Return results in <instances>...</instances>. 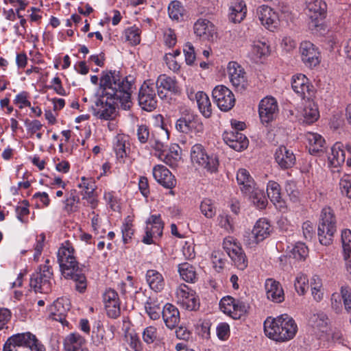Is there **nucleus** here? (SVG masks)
<instances>
[{
	"label": "nucleus",
	"instance_id": "nucleus-1",
	"mask_svg": "<svg viewBox=\"0 0 351 351\" xmlns=\"http://www.w3.org/2000/svg\"><path fill=\"white\" fill-rule=\"evenodd\" d=\"M101 93L92 106L94 116L103 120L113 118L116 108L128 110L132 105L131 96L134 87L132 75L123 77L118 71H102L99 82Z\"/></svg>",
	"mask_w": 351,
	"mask_h": 351
},
{
	"label": "nucleus",
	"instance_id": "nucleus-2",
	"mask_svg": "<svg viewBox=\"0 0 351 351\" xmlns=\"http://www.w3.org/2000/svg\"><path fill=\"white\" fill-rule=\"evenodd\" d=\"M75 252L71 243L66 241L58 250L57 261L63 277L66 280H73L75 284V290L82 293L87 288L85 267L77 261Z\"/></svg>",
	"mask_w": 351,
	"mask_h": 351
},
{
	"label": "nucleus",
	"instance_id": "nucleus-3",
	"mask_svg": "<svg viewBox=\"0 0 351 351\" xmlns=\"http://www.w3.org/2000/svg\"><path fill=\"white\" fill-rule=\"evenodd\" d=\"M298 331L295 320L287 314L275 318L267 317L264 322V332L267 337L276 341L292 339Z\"/></svg>",
	"mask_w": 351,
	"mask_h": 351
},
{
	"label": "nucleus",
	"instance_id": "nucleus-4",
	"mask_svg": "<svg viewBox=\"0 0 351 351\" xmlns=\"http://www.w3.org/2000/svg\"><path fill=\"white\" fill-rule=\"evenodd\" d=\"M3 351H45V347L32 333H18L9 337Z\"/></svg>",
	"mask_w": 351,
	"mask_h": 351
},
{
	"label": "nucleus",
	"instance_id": "nucleus-5",
	"mask_svg": "<svg viewBox=\"0 0 351 351\" xmlns=\"http://www.w3.org/2000/svg\"><path fill=\"white\" fill-rule=\"evenodd\" d=\"M337 232V219L333 210L330 207L324 208L320 213L317 235L319 243L325 246L332 243Z\"/></svg>",
	"mask_w": 351,
	"mask_h": 351
},
{
	"label": "nucleus",
	"instance_id": "nucleus-6",
	"mask_svg": "<svg viewBox=\"0 0 351 351\" xmlns=\"http://www.w3.org/2000/svg\"><path fill=\"white\" fill-rule=\"evenodd\" d=\"M191 159L193 164L208 173H215L218 171L219 165L218 157L214 154H208L201 144H195L191 147Z\"/></svg>",
	"mask_w": 351,
	"mask_h": 351
},
{
	"label": "nucleus",
	"instance_id": "nucleus-7",
	"mask_svg": "<svg viewBox=\"0 0 351 351\" xmlns=\"http://www.w3.org/2000/svg\"><path fill=\"white\" fill-rule=\"evenodd\" d=\"M49 263V260L47 259L45 263L40 267L39 271L31 276L29 285L36 292L48 293L51 290L53 271Z\"/></svg>",
	"mask_w": 351,
	"mask_h": 351
},
{
	"label": "nucleus",
	"instance_id": "nucleus-8",
	"mask_svg": "<svg viewBox=\"0 0 351 351\" xmlns=\"http://www.w3.org/2000/svg\"><path fill=\"white\" fill-rule=\"evenodd\" d=\"M223 248L239 269L244 270L247 267L246 255L233 238H226L223 242Z\"/></svg>",
	"mask_w": 351,
	"mask_h": 351
},
{
	"label": "nucleus",
	"instance_id": "nucleus-9",
	"mask_svg": "<svg viewBox=\"0 0 351 351\" xmlns=\"http://www.w3.org/2000/svg\"><path fill=\"white\" fill-rule=\"evenodd\" d=\"M230 81L237 92H245L248 86L247 74L244 69L237 62H230L227 66Z\"/></svg>",
	"mask_w": 351,
	"mask_h": 351
},
{
	"label": "nucleus",
	"instance_id": "nucleus-10",
	"mask_svg": "<svg viewBox=\"0 0 351 351\" xmlns=\"http://www.w3.org/2000/svg\"><path fill=\"white\" fill-rule=\"evenodd\" d=\"M156 86L154 84L145 82L138 91V104L145 111L152 112L157 107Z\"/></svg>",
	"mask_w": 351,
	"mask_h": 351
},
{
	"label": "nucleus",
	"instance_id": "nucleus-11",
	"mask_svg": "<svg viewBox=\"0 0 351 351\" xmlns=\"http://www.w3.org/2000/svg\"><path fill=\"white\" fill-rule=\"evenodd\" d=\"M212 95L218 108L224 112L231 110L235 104L233 93L226 86L219 85L213 90Z\"/></svg>",
	"mask_w": 351,
	"mask_h": 351
},
{
	"label": "nucleus",
	"instance_id": "nucleus-12",
	"mask_svg": "<svg viewBox=\"0 0 351 351\" xmlns=\"http://www.w3.org/2000/svg\"><path fill=\"white\" fill-rule=\"evenodd\" d=\"M147 227L145 229V235L142 241L147 245L154 243L153 237H160L162 235L164 223L161 219V216L158 215H152L146 221Z\"/></svg>",
	"mask_w": 351,
	"mask_h": 351
},
{
	"label": "nucleus",
	"instance_id": "nucleus-13",
	"mask_svg": "<svg viewBox=\"0 0 351 351\" xmlns=\"http://www.w3.org/2000/svg\"><path fill=\"white\" fill-rule=\"evenodd\" d=\"M291 87L302 99L309 100L313 96V86L304 74L298 73L292 77Z\"/></svg>",
	"mask_w": 351,
	"mask_h": 351
},
{
	"label": "nucleus",
	"instance_id": "nucleus-14",
	"mask_svg": "<svg viewBox=\"0 0 351 351\" xmlns=\"http://www.w3.org/2000/svg\"><path fill=\"white\" fill-rule=\"evenodd\" d=\"M278 112V103L273 97H267L263 99L258 108L260 119L263 123H268L273 121Z\"/></svg>",
	"mask_w": 351,
	"mask_h": 351
},
{
	"label": "nucleus",
	"instance_id": "nucleus-15",
	"mask_svg": "<svg viewBox=\"0 0 351 351\" xmlns=\"http://www.w3.org/2000/svg\"><path fill=\"white\" fill-rule=\"evenodd\" d=\"M271 231V225L266 219H258L252 231V235L253 239H244L245 244L251 246L252 245H256L259 242L263 241L264 239L267 238Z\"/></svg>",
	"mask_w": 351,
	"mask_h": 351
},
{
	"label": "nucleus",
	"instance_id": "nucleus-16",
	"mask_svg": "<svg viewBox=\"0 0 351 351\" xmlns=\"http://www.w3.org/2000/svg\"><path fill=\"white\" fill-rule=\"evenodd\" d=\"M257 16L261 24L273 32L278 25L279 20L276 12L267 5H262L257 9Z\"/></svg>",
	"mask_w": 351,
	"mask_h": 351
},
{
	"label": "nucleus",
	"instance_id": "nucleus-17",
	"mask_svg": "<svg viewBox=\"0 0 351 351\" xmlns=\"http://www.w3.org/2000/svg\"><path fill=\"white\" fill-rule=\"evenodd\" d=\"M223 138L230 147L237 152L246 149L249 144L247 137L239 131L226 132L223 134Z\"/></svg>",
	"mask_w": 351,
	"mask_h": 351
},
{
	"label": "nucleus",
	"instance_id": "nucleus-18",
	"mask_svg": "<svg viewBox=\"0 0 351 351\" xmlns=\"http://www.w3.org/2000/svg\"><path fill=\"white\" fill-rule=\"evenodd\" d=\"M153 176L155 180L165 188L171 189L176 185L174 176L162 165H158L154 167Z\"/></svg>",
	"mask_w": 351,
	"mask_h": 351
},
{
	"label": "nucleus",
	"instance_id": "nucleus-19",
	"mask_svg": "<svg viewBox=\"0 0 351 351\" xmlns=\"http://www.w3.org/2000/svg\"><path fill=\"white\" fill-rule=\"evenodd\" d=\"M305 10L312 21H318L326 17L327 4L324 0H309L306 2Z\"/></svg>",
	"mask_w": 351,
	"mask_h": 351
},
{
	"label": "nucleus",
	"instance_id": "nucleus-20",
	"mask_svg": "<svg viewBox=\"0 0 351 351\" xmlns=\"http://www.w3.org/2000/svg\"><path fill=\"white\" fill-rule=\"evenodd\" d=\"M194 33L203 42L213 41L215 34L213 23L206 19H199L193 25Z\"/></svg>",
	"mask_w": 351,
	"mask_h": 351
},
{
	"label": "nucleus",
	"instance_id": "nucleus-21",
	"mask_svg": "<svg viewBox=\"0 0 351 351\" xmlns=\"http://www.w3.org/2000/svg\"><path fill=\"white\" fill-rule=\"evenodd\" d=\"M65 300L63 298H58L51 305L49 317L57 322H60L63 326H68L69 322L66 320L69 304H64Z\"/></svg>",
	"mask_w": 351,
	"mask_h": 351
},
{
	"label": "nucleus",
	"instance_id": "nucleus-22",
	"mask_svg": "<svg viewBox=\"0 0 351 351\" xmlns=\"http://www.w3.org/2000/svg\"><path fill=\"white\" fill-rule=\"evenodd\" d=\"M155 86L158 89V95L160 98L166 97V95L164 94L163 90H160V88L173 94H178L180 92V88L176 78L167 76L165 74L158 76Z\"/></svg>",
	"mask_w": 351,
	"mask_h": 351
},
{
	"label": "nucleus",
	"instance_id": "nucleus-23",
	"mask_svg": "<svg viewBox=\"0 0 351 351\" xmlns=\"http://www.w3.org/2000/svg\"><path fill=\"white\" fill-rule=\"evenodd\" d=\"M199 125H202L198 116L193 112L186 111L177 121L176 127L178 130L187 133L196 129Z\"/></svg>",
	"mask_w": 351,
	"mask_h": 351
},
{
	"label": "nucleus",
	"instance_id": "nucleus-24",
	"mask_svg": "<svg viewBox=\"0 0 351 351\" xmlns=\"http://www.w3.org/2000/svg\"><path fill=\"white\" fill-rule=\"evenodd\" d=\"M275 160L282 169L291 168L295 164V156L293 152L285 146H280L275 152Z\"/></svg>",
	"mask_w": 351,
	"mask_h": 351
},
{
	"label": "nucleus",
	"instance_id": "nucleus-25",
	"mask_svg": "<svg viewBox=\"0 0 351 351\" xmlns=\"http://www.w3.org/2000/svg\"><path fill=\"white\" fill-rule=\"evenodd\" d=\"M265 287L267 298L274 302L280 303L285 300L284 291L280 283L273 278L265 281Z\"/></svg>",
	"mask_w": 351,
	"mask_h": 351
},
{
	"label": "nucleus",
	"instance_id": "nucleus-26",
	"mask_svg": "<svg viewBox=\"0 0 351 351\" xmlns=\"http://www.w3.org/2000/svg\"><path fill=\"white\" fill-rule=\"evenodd\" d=\"M162 319L167 328H174L180 322V312L173 304H166L162 311Z\"/></svg>",
	"mask_w": 351,
	"mask_h": 351
},
{
	"label": "nucleus",
	"instance_id": "nucleus-27",
	"mask_svg": "<svg viewBox=\"0 0 351 351\" xmlns=\"http://www.w3.org/2000/svg\"><path fill=\"white\" fill-rule=\"evenodd\" d=\"M302 60L306 66L312 68L320 62V52L316 45H306L302 49Z\"/></svg>",
	"mask_w": 351,
	"mask_h": 351
},
{
	"label": "nucleus",
	"instance_id": "nucleus-28",
	"mask_svg": "<svg viewBox=\"0 0 351 351\" xmlns=\"http://www.w3.org/2000/svg\"><path fill=\"white\" fill-rule=\"evenodd\" d=\"M331 153L328 156L330 165L335 168L339 167L346 160V150L343 145L340 142L335 143L330 148Z\"/></svg>",
	"mask_w": 351,
	"mask_h": 351
},
{
	"label": "nucleus",
	"instance_id": "nucleus-29",
	"mask_svg": "<svg viewBox=\"0 0 351 351\" xmlns=\"http://www.w3.org/2000/svg\"><path fill=\"white\" fill-rule=\"evenodd\" d=\"M305 138L308 142V151L311 154H317L324 151L326 141L320 134L307 132L305 134Z\"/></svg>",
	"mask_w": 351,
	"mask_h": 351
},
{
	"label": "nucleus",
	"instance_id": "nucleus-30",
	"mask_svg": "<svg viewBox=\"0 0 351 351\" xmlns=\"http://www.w3.org/2000/svg\"><path fill=\"white\" fill-rule=\"evenodd\" d=\"M243 194L249 198L250 202L258 209H264L267 205V198L263 189L255 187V185L250 189L249 192Z\"/></svg>",
	"mask_w": 351,
	"mask_h": 351
},
{
	"label": "nucleus",
	"instance_id": "nucleus-31",
	"mask_svg": "<svg viewBox=\"0 0 351 351\" xmlns=\"http://www.w3.org/2000/svg\"><path fill=\"white\" fill-rule=\"evenodd\" d=\"M146 280L151 289L155 292H160L165 287V280L162 275L155 269H149L146 273Z\"/></svg>",
	"mask_w": 351,
	"mask_h": 351
},
{
	"label": "nucleus",
	"instance_id": "nucleus-32",
	"mask_svg": "<svg viewBox=\"0 0 351 351\" xmlns=\"http://www.w3.org/2000/svg\"><path fill=\"white\" fill-rule=\"evenodd\" d=\"M178 149H180L178 145H172L169 149L166 150V152L158 154V158L165 164L173 168L177 166L178 162L180 159Z\"/></svg>",
	"mask_w": 351,
	"mask_h": 351
},
{
	"label": "nucleus",
	"instance_id": "nucleus-33",
	"mask_svg": "<svg viewBox=\"0 0 351 351\" xmlns=\"http://www.w3.org/2000/svg\"><path fill=\"white\" fill-rule=\"evenodd\" d=\"M247 8L243 1L235 2L230 8L229 20L234 23H241L245 17Z\"/></svg>",
	"mask_w": 351,
	"mask_h": 351
},
{
	"label": "nucleus",
	"instance_id": "nucleus-34",
	"mask_svg": "<svg viewBox=\"0 0 351 351\" xmlns=\"http://www.w3.org/2000/svg\"><path fill=\"white\" fill-rule=\"evenodd\" d=\"M85 342V339L79 333H71L64 340V348L66 351H79Z\"/></svg>",
	"mask_w": 351,
	"mask_h": 351
},
{
	"label": "nucleus",
	"instance_id": "nucleus-35",
	"mask_svg": "<svg viewBox=\"0 0 351 351\" xmlns=\"http://www.w3.org/2000/svg\"><path fill=\"white\" fill-rule=\"evenodd\" d=\"M267 197L276 206L278 204L280 207L284 206L285 202L282 201L281 197V188L278 182L271 180L267 183Z\"/></svg>",
	"mask_w": 351,
	"mask_h": 351
},
{
	"label": "nucleus",
	"instance_id": "nucleus-36",
	"mask_svg": "<svg viewBox=\"0 0 351 351\" xmlns=\"http://www.w3.org/2000/svg\"><path fill=\"white\" fill-rule=\"evenodd\" d=\"M195 99L200 112L206 118H209L212 114V108L208 96L203 91H198L195 95Z\"/></svg>",
	"mask_w": 351,
	"mask_h": 351
},
{
	"label": "nucleus",
	"instance_id": "nucleus-37",
	"mask_svg": "<svg viewBox=\"0 0 351 351\" xmlns=\"http://www.w3.org/2000/svg\"><path fill=\"white\" fill-rule=\"evenodd\" d=\"M178 272L182 280L187 282L194 283L197 280L195 267L189 263H182L178 265Z\"/></svg>",
	"mask_w": 351,
	"mask_h": 351
},
{
	"label": "nucleus",
	"instance_id": "nucleus-38",
	"mask_svg": "<svg viewBox=\"0 0 351 351\" xmlns=\"http://www.w3.org/2000/svg\"><path fill=\"white\" fill-rule=\"evenodd\" d=\"M237 180L243 193L249 192L250 189L255 185L254 181L250 175V173L245 169H240L238 171Z\"/></svg>",
	"mask_w": 351,
	"mask_h": 351
},
{
	"label": "nucleus",
	"instance_id": "nucleus-39",
	"mask_svg": "<svg viewBox=\"0 0 351 351\" xmlns=\"http://www.w3.org/2000/svg\"><path fill=\"white\" fill-rule=\"evenodd\" d=\"M145 309L149 317L153 320L159 319L162 311L157 299L152 297H149L145 302Z\"/></svg>",
	"mask_w": 351,
	"mask_h": 351
},
{
	"label": "nucleus",
	"instance_id": "nucleus-40",
	"mask_svg": "<svg viewBox=\"0 0 351 351\" xmlns=\"http://www.w3.org/2000/svg\"><path fill=\"white\" fill-rule=\"evenodd\" d=\"M341 242L347 268L351 269V231L350 230H344L341 232Z\"/></svg>",
	"mask_w": 351,
	"mask_h": 351
},
{
	"label": "nucleus",
	"instance_id": "nucleus-41",
	"mask_svg": "<svg viewBox=\"0 0 351 351\" xmlns=\"http://www.w3.org/2000/svg\"><path fill=\"white\" fill-rule=\"evenodd\" d=\"M341 242L347 268L351 269V231L350 230H344L341 232Z\"/></svg>",
	"mask_w": 351,
	"mask_h": 351
},
{
	"label": "nucleus",
	"instance_id": "nucleus-42",
	"mask_svg": "<svg viewBox=\"0 0 351 351\" xmlns=\"http://www.w3.org/2000/svg\"><path fill=\"white\" fill-rule=\"evenodd\" d=\"M184 9L179 1H172L168 6L169 18L176 22H180L184 18Z\"/></svg>",
	"mask_w": 351,
	"mask_h": 351
},
{
	"label": "nucleus",
	"instance_id": "nucleus-43",
	"mask_svg": "<svg viewBox=\"0 0 351 351\" xmlns=\"http://www.w3.org/2000/svg\"><path fill=\"white\" fill-rule=\"evenodd\" d=\"M329 322L328 315L324 312H319L312 315L310 317V323L313 328L324 332L326 330Z\"/></svg>",
	"mask_w": 351,
	"mask_h": 351
},
{
	"label": "nucleus",
	"instance_id": "nucleus-44",
	"mask_svg": "<svg viewBox=\"0 0 351 351\" xmlns=\"http://www.w3.org/2000/svg\"><path fill=\"white\" fill-rule=\"evenodd\" d=\"M80 202V197L77 194L76 190H71L66 195L64 202V210L67 213L76 212L78 210L77 204Z\"/></svg>",
	"mask_w": 351,
	"mask_h": 351
},
{
	"label": "nucleus",
	"instance_id": "nucleus-45",
	"mask_svg": "<svg viewBox=\"0 0 351 351\" xmlns=\"http://www.w3.org/2000/svg\"><path fill=\"white\" fill-rule=\"evenodd\" d=\"M269 45H252V49L249 53L250 58L255 62L261 60L270 53Z\"/></svg>",
	"mask_w": 351,
	"mask_h": 351
},
{
	"label": "nucleus",
	"instance_id": "nucleus-46",
	"mask_svg": "<svg viewBox=\"0 0 351 351\" xmlns=\"http://www.w3.org/2000/svg\"><path fill=\"white\" fill-rule=\"evenodd\" d=\"M308 249L305 243H296L289 252V256L298 261H304L308 256Z\"/></svg>",
	"mask_w": 351,
	"mask_h": 351
},
{
	"label": "nucleus",
	"instance_id": "nucleus-47",
	"mask_svg": "<svg viewBox=\"0 0 351 351\" xmlns=\"http://www.w3.org/2000/svg\"><path fill=\"white\" fill-rule=\"evenodd\" d=\"M199 209L202 215L207 219H212L217 213L214 202L209 198H204L200 204Z\"/></svg>",
	"mask_w": 351,
	"mask_h": 351
},
{
	"label": "nucleus",
	"instance_id": "nucleus-48",
	"mask_svg": "<svg viewBox=\"0 0 351 351\" xmlns=\"http://www.w3.org/2000/svg\"><path fill=\"white\" fill-rule=\"evenodd\" d=\"M303 122L311 124L316 121L319 117V113L315 104L310 103L306 106L303 110Z\"/></svg>",
	"mask_w": 351,
	"mask_h": 351
},
{
	"label": "nucleus",
	"instance_id": "nucleus-49",
	"mask_svg": "<svg viewBox=\"0 0 351 351\" xmlns=\"http://www.w3.org/2000/svg\"><path fill=\"white\" fill-rule=\"evenodd\" d=\"M113 147L118 159L126 158L130 150L129 147H126V141L122 136H117Z\"/></svg>",
	"mask_w": 351,
	"mask_h": 351
},
{
	"label": "nucleus",
	"instance_id": "nucleus-50",
	"mask_svg": "<svg viewBox=\"0 0 351 351\" xmlns=\"http://www.w3.org/2000/svg\"><path fill=\"white\" fill-rule=\"evenodd\" d=\"M339 188L342 195L351 199V176L349 174L343 175L339 183Z\"/></svg>",
	"mask_w": 351,
	"mask_h": 351
},
{
	"label": "nucleus",
	"instance_id": "nucleus-51",
	"mask_svg": "<svg viewBox=\"0 0 351 351\" xmlns=\"http://www.w3.org/2000/svg\"><path fill=\"white\" fill-rule=\"evenodd\" d=\"M294 286L295 291L299 295H304L308 288V279L307 276L303 274H298L295 278Z\"/></svg>",
	"mask_w": 351,
	"mask_h": 351
},
{
	"label": "nucleus",
	"instance_id": "nucleus-52",
	"mask_svg": "<svg viewBox=\"0 0 351 351\" xmlns=\"http://www.w3.org/2000/svg\"><path fill=\"white\" fill-rule=\"evenodd\" d=\"M143 340L147 344L160 341L157 328L152 326L146 327L143 332Z\"/></svg>",
	"mask_w": 351,
	"mask_h": 351
},
{
	"label": "nucleus",
	"instance_id": "nucleus-53",
	"mask_svg": "<svg viewBox=\"0 0 351 351\" xmlns=\"http://www.w3.org/2000/svg\"><path fill=\"white\" fill-rule=\"evenodd\" d=\"M120 300L114 302H109L104 304L106 314L111 319H117L121 315Z\"/></svg>",
	"mask_w": 351,
	"mask_h": 351
},
{
	"label": "nucleus",
	"instance_id": "nucleus-54",
	"mask_svg": "<svg viewBox=\"0 0 351 351\" xmlns=\"http://www.w3.org/2000/svg\"><path fill=\"white\" fill-rule=\"evenodd\" d=\"M285 191L291 201L293 202H297L299 201L300 191L297 189L295 182L293 180L287 181L285 183Z\"/></svg>",
	"mask_w": 351,
	"mask_h": 351
},
{
	"label": "nucleus",
	"instance_id": "nucleus-55",
	"mask_svg": "<svg viewBox=\"0 0 351 351\" xmlns=\"http://www.w3.org/2000/svg\"><path fill=\"white\" fill-rule=\"evenodd\" d=\"M232 306L233 308H232L231 317L235 319H240L247 312V306L241 300H235V302L232 304Z\"/></svg>",
	"mask_w": 351,
	"mask_h": 351
},
{
	"label": "nucleus",
	"instance_id": "nucleus-56",
	"mask_svg": "<svg viewBox=\"0 0 351 351\" xmlns=\"http://www.w3.org/2000/svg\"><path fill=\"white\" fill-rule=\"evenodd\" d=\"M125 40L129 42V44H140L141 36L140 30L137 27H130L125 32Z\"/></svg>",
	"mask_w": 351,
	"mask_h": 351
},
{
	"label": "nucleus",
	"instance_id": "nucleus-57",
	"mask_svg": "<svg viewBox=\"0 0 351 351\" xmlns=\"http://www.w3.org/2000/svg\"><path fill=\"white\" fill-rule=\"evenodd\" d=\"M341 295L345 311L351 315V289L348 286L341 287Z\"/></svg>",
	"mask_w": 351,
	"mask_h": 351
},
{
	"label": "nucleus",
	"instance_id": "nucleus-58",
	"mask_svg": "<svg viewBox=\"0 0 351 351\" xmlns=\"http://www.w3.org/2000/svg\"><path fill=\"white\" fill-rule=\"evenodd\" d=\"M78 186L82 189V196L83 195L93 194L95 190V183L91 180L87 179L84 177L82 178L81 182L79 183Z\"/></svg>",
	"mask_w": 351,
	"mask_h": 351
},
{
	"label": "nucleus",
	"instance_id": "nucleus-59",
	"mask_svg": "<svg viewBox=\"0 0 351 351\" xmlns=\"http://www.w3.org/2000/svg\"><path fill=\"white\" fill-rule=\"evenodd\" d=\"M235 302V299L231 296H226L223 297L219 302L220 309L226 314H228L231 316L232 315V304H234Z\"/></svg>",
	"mask_w": 351,
	"mask_h": 351
},
{
	"label": "nucleus",
	"instance_id": "nucleus-60",
	"mask_svg": "<svg viewBox=\"0 0 351 351\" xmlns=\"http://www.w3.org/2000/svg\"><path fill=\"white\" fill-rule=\"evenodd\" d=\"M194 292L185 284H181L176 291V295L178 302L186 300L187 297H191Z\"/></svg>",
	"mask_w": 351,
	"mask_h": 351
},
{
	"label": "nucleus",
	"instance_id": "nucleus-61",
	"mask_svg": "<svg viewBox=\"0 0 351 351\" xmlns=\"http://www.w3.org/2000/svg\"><path fill=\"white\" fill-rule=\"evenodd\" d=\"M341 300H343L341 294L339 295L337 293H334L332 294L330 298L331 308L337 314L341 313L343 311V304Z\"/></svg>",
	"mask_w": 351,
	"mask_h": 351
},
{
	"label": "nucleus",
	"instance_id": "nucleus-62",
	"mask_svg": "<svg viewBox=\"0 0 351 351\" xmlns=\"http://www.w3.org/2000/svg\"><path fill=\"white\" fill-rule=\"evenodd\" d=\"M164 60L168 68L173 72H178L180 69V65L174 56H171L170 53H166L164 56Z\"/></svg>",
	"mask_w": 351,
	"mask_h": 351
},
{
	"label": "nucleus",
	"instance_id": "nucleus-63",
	"mask_svg": "<svg viewBox=\"0 0 351 351\" xmlns=\"http://www.w3.org/2000/svg\"><path fill=\"white\" fill-rule=\"evenodd\" d=\"M123 242L127 244L130 242L134 234V230L132 228V224L131 223H125L121 227Z\"/></svg>",
	"mask_w": 351,
	"mask_h": 351
},
{
	"label": "nucleus",
	"instance_id": "nucleus-64",
	"mask_svg": "<svg viewBox=\"0 0 351 351\" xmlns=\"http://www.w3.org/2000/svg\"><path fill=\"white\" fill-rule=\"evenodd\" d=\"M28 93L26 91H23L18 95H16L14 103L16 105H19V108L22 109L24 106L31 107V103L27 99Z\"/></svg>",
	"mask_w": 351,
	"mask_h": 351
}]
</instances>
